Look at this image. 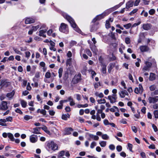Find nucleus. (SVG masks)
Returning <instances> with one entry per match:
<instances>
[{"label": "nucleus", "instance_id": "obj_29", "mask_svg": "<svg viewBox=\"0 0 158 158\" xmlns=\"http://www.w3.org/2000/svg\"><path fill=\"white\" fill-rule=\"evenodd\" d=\"M112 8L107 9L103 13V14L105 16L106 15H108L109 13H110L112 11Z\"/></svg>", "mask_w": 158, "mask_h": 158}, {"label": "nucleus", "instance_id": "obj_10", "mask_svg": "<svg viewBox=\"0 0 158 158\" xmlns=\"http://www.w3.org/2000/svg\"><path fill=\"white\" fill-rule=\"evenodd\" d=\"M35 21V19L31 17H27L26 18L25 23L26 24H31L34 23Z\"/></svg>", "mask_w": 158, "mask_h": 158}, {"label": "nucleus", "instance_id": "obj_57", "mask_svg": "<svg viewBox=\"0 0 158 158\" xmlns=\"http://www.w3.org/2000/svg\"><path fill=\"white\" fill-rule=\"evenodd\" d=\"M89 73H90L92 74V76H94L96 74V73L94 71H93L92 69H90L89 70Z\"/></svg>", "mask_w": 158, "mask_h": 158}, {"label": "nucleus", "instance_id": "obj_18", "mask_svg": "<svg viewBox=\"0 0 158 158\" xmlns=\"http://www.w3.org/2000/svg\"><path fill=\"white\" fill-rule=\"evenodd\" d=\"M73 129L71 127H66L64 129V134L65 135H69L71 132L73 131Z\"/></svg>", "mask_w": 158, "mask_h": 158}, {"label": "nucleus", "instance_id": "obj_62", "mask_svg": "<svg viewBox=\"0 0 158 158\" xmlns=\"http://www.w3.org/2000/svg\"><path fill=\"white\" fill-rule=\"evenodd\" d=\"M12 117L11 116H9L6 118V122H12Z\"/></svg>", "mask_w": 158, "mask_h": 158}, {"label": "nucleus", "instance_id": "obj_50", "mask_svg": "<svg viewBox=\"0 0 158 158\" xmlns=\"http://www.w3.org/2000/svg\"><path fill=\"white\" fill-rule=\"evenodd\" d=\"M39 25L40 26V29H43L44 28V29H46V25L44 24H43V23H39Z\"/></svg>", "mask_w": 158, "mask_h": 158}, {"label": "nucleus", "instance_id": "obj_56", "mask_svg": "<svg viewBox=\"0 0 158 158\" xmlns=\"http://www.w3.org/2000/svg\"><path fill=\"white\" fill-rule=\"evenodd\" d=\"M45 77L47 78H49L51 77L50 73L48 71L45 74Z\"/></svg>", "mask_w": 158, "mask_h": 158}, {"label": "nucleus", "instance_id": "obj_36", "mask_svg": "<svg viewBox=\"0 0 158 158\" xmlns=\"http://www.w3.org/2000/svg\"><path fill=\"white\" fill-rule=\"evenodd\" d=\"M94 88L95 89H97L99 86H101V84L100 82H96L94 84Z\"/></svg>", "mask_w": 158, "mask_h": 158}, {"label": "nucleus", "instance_id": "obj_37", "mask_svg": "<svg viewBox=\"0 0 158 158\" xmlns=\"http://www.w3.org/2000/svg\"><path fill=\"white\" fill-rule=\"evenodd\" d=\"M124 3V2H121L120 3L118 4L117 5L115 6H114L113 7L112 9H114V10H115L117 9L118 8L120 7Z\"/></svg>", "mask_w": 158, "mask_h": 158}, {"label": "nucleus", "instance_id": "obj_51", "mask_svg": "<svg viewBox=\"0 0 158 158\" xmlns=\"http://www.w3.org/2000/svg\"><path fill=\"white\" fill-rule=\"evenodd\" d=\"M25 57L28 59L30 56L31 53L29 51H26L25 52Z\"/></svg>", "mask_w": 158, "mask_h": 158}, {"label": "nucleus", "instance_id": "obj_43", "mask_svg": "<svg viewBox=\"0 0 158 158\" xmlns=\"http://www.w3.org/2000/svg\"><path fill=\"white\" fill-rule=\"evenodd\" d=\"M63 70L62 68H60L58 70L59 77V78L62 77Z\"/></svg>", "mask_w": 158, "mask_h": 158}, {"label": "nucleus", "instance_id": "obj_26", "mask_svg": "<svg viewBox=\"0 0 158 158\" xmlns=\"http://www.w3.org/2000/svg\"><path fill=\"white\" fill-rule=\"evenodd\" d=\"M94 94L96 97H98L99 98H103L104 96L102 93H99L98 92H95Z\"/></svg>", "mask_w": 158, "mask_h": 158}, {"label": "nucleus", "instance_id": "obj_41", "mask_svg": "<svg viewBox=\"0 0 158 158\" xmlns=\"http://www.w3.org/2000/svg\"><path fill=\"white\" fill-rule=\"evenodd\" d=\"M69 73L67 71H65L64 75V80H67L69 77Z\"/></svg>", "mask_w": 158, "mask_h": 158}, {"label": "nucleus", "instance_id": "obj_14", "mask_svg": "<svg viewBox=\"0 0 158 158\" xmlns=\"http://www.w3.org/2000/svg\"><path fill=\"white\" fill-rule=\"evenodd\" d=\"M8 108L7 103L6 101H2L0 105V109L3 110H6Z\"/></svg>", "mask_w": 158, "mask_h": 158}, {"label": "nucleus", "instance_id": "obj_6", "mask_svg": "<svg viewBox=\"0 0 158 158\" xmlns=\"http://www.w3.org/2000/svg\"><path fill=\"white\" fill-rule=\"evenodd\" d=\"M117 98V94H112V95H109L108 97V99L111 103H113L116 102Z\"/></svg>", "mask_w": 158, "mask_h": 158}, {"label": "nucleus", "instance_id": "obj_1", "mask_svg": "<svg viewBox=\"0 0 158 158\" xmlns=\"http://www.w3.org/2000/svg\"><path fill=\"white\" fill-rule=\"evenodd\" d=\"M62 15L69 23L71 27L77 32L81 33V32L80 29L78 27L73 19L66 13L62 14Z\"/></svg>", "mask_w": 158, "mask_h": 158}, {"label": "nucleus", "instance_id": "obj_48", "mask_svg": "<svg viewBox=\"0 0 158 158\" xmlns=\"http://www.w3.org/2000/svg\"><path fill=\"white\" fill-rule=\"evenodd\" d=\"M85 53H86L89 56H91L92 53L90 50L89 49H86L85 51Z\"/></svg>", "mask_w": 158, "mask_h": 158}, {"label": "nucleus", "instance_id": "obj_33", "mask_svg": "<svg viewBox=\"0 0 158 158\" xmlns=\"http://www.w3.org/2000/svg\"><path fill=\"white\" fill-rule=\"evenodd\" d=\"M66 64L67 66H70L72 64V58L67 59L66 60Z\"/></svg>", "mask_w": 158, "mask_h": 158}, {"label": "nucleus", "instance_id": "obj_12", "mask_svg": "<svg viewBox=\"0 0 158 158\" xmlns=\"http://www.w3.org/2000/svg\"><path fill=\"white\" fill-rule=\"evenodd\" d=\"M139 49L141 52H145L148 51L150 49L148 46L142 45L139 47Z\"/></svg>", "mask_w": 158, "mask_h": 158}, {"label": "nucleus", "instance_id": "obj_5", "mask_svg": "<svg viewBox=\"0 0 158 158\" xmlns=\"http://www.w3.org/2000/svg\"><path fill=\"white\" fill-rule=\"evenodd\" d=\"M100 114H101V117L102 119L106 117L105 114L102 112L101 110H97L96 113V119L98 121H100L101 119L99 115Z\"/></svg>", "mask_w": 158, "mask_h": 158}, {"label": "nucleus", "instance_id": "obj_8", "mask_svg": "<svg viewBox=\"0 0 158 158\" xmlns=\"http://www.w3.org/2000/svg\"><path fill=\"white\" fill-rule=\"evenodd\" d=\"M148 100L150 103H155L158 101V96L149 97L148 98Z\"/></svg>", "mask_w": 158, "mask_h": 158}, {"label": "nucleus", "instance_id": "obj_44", "mask_svg": "<svg viewBox=\"0 0 158 158\" xmlns=\"http://www.w3.org/2000/svg\"><path fill=\"white\" fill-rule=\"evenodd\" d=\"M67 71L69 73V74L71 75L73 74V73L75 72L74 70L70 68L68 69Z\"/></svg>", "mask_w": 158, "mask_h": 158}, {"label": "nucleus", "instance_id": "obj_38", "mask_svg": "<svg viewBox=\"0 0 158 158\" xmlns=\"http://www.w3.org/2000/svg\"><path fill=\"white\" fill-rule=\"evenodd\" d=\"M97 102L99 104H104L106 102V101L104 99H101L98 100Z\"/></svg>", "mask_w": 158, "mask_h": 158}, {"label": "nucleus", "instance_id": "obj_7", "mask_svg": "<svg viewBox=\"0 0 158 158\" xmlns=\"http://www.w3.org/2000/svg\"><path fill=\"white\" fill-rule=\"evenodd\" d=\"M143 89L142 86L141 84L139 85L138 87H136L135 88L134 92L136 94H141L143 92Z\"/></svg>", "mask_w": 158, "mask_h": 158}, {"label": "nucleus", "instance_id": "obj_25", "mask_svg": "<svg viewBox=\"0 0 158 158\" xmlns=\"http://www.w3.org/2000/svg\"><path fill=\"white\" fill-rule=\"evenodd\" d=\"M106 65L105 64H102V65L101 71L102 73L105 74L106 73Z\"/></svg>", "mask_w": 158, "mask_h": 158}, {"label": "nucleus", "instance_id": "obj_47", "mask_svg": "<svg viewBox=\"0 0 158 158\" xmlns=\"http://www.w3.org/2000/svg\"><path fill=\"white\" fill-rule=\"evenodd\" d=\"M13 49L16 53L19 55L22 54V52L17 49L13 48Z\"/></svg>", "mask_w": 158, "mask_h": 158}, {"label": "nucleus", "instance_id": "obj_54", "mask_svg": "<svg viewBox=\"0 0 158 158\" xmlns=\"http://www.w3.org/2000/svg\"><path fill=\"white\" fill-rule=\"evenodd\" d=\"M131 26V24L130 23H129L126 24L124 25L123 27L126 28V29L129 28Z\"/></svg>", "mask_w": 158, "mask_h": 158}, {"label": "nucleus", "instance_id": "obj_2", "mask_svg": "<svg viewBox=\"0 0 158 158\" xmlns=\"http://www.w3.org/2000/svg\"><path fill=\"white\" fill-rule=\"evenodd\" d=\"M145 65L142 69L143 71H149L150 68L151 67L153 64L155 67H156V61L154 58H152L151 57H149L146 60L144 61Z\"/></svg>", "mask_w": 158, "mask_h": 158}, {"label": "nucleus", "instance_id": "obj_4", "mask_svg": "<svg viewBox=\"0 0 158 158\" xmlns=\"http://www.w3.org/2000/svg\"><path fill=\"white\" fill-rule=\"evenodd\" d=\"M59 31L62 32L67 34L69 32L68 27L67 25L64 23H62L59 28Z\"/></svg>", "mask_w": 158, "mask_h": 158}, {"label": "nucleus", "instance_id": "obj_39", "mask_svg": "<svg viewBox=\"0 0 158 158\" xmlns=\"http://www.w3.org/2000/svg\"><path fill=\"white\" fill-rule=\"evenodd\" d=\"M88 106V104L87 103L85 104L84 105H81V104H77V107L78 108H85L86 107Z\"/></svg>", "mask_w": 158, "mask_h": 158}, {"label": "nucleus", "instance_id": "obj_9", "mask_svg": "<svg viewBox=\"0 0 158 158\" xmlns=\"http://www.w3.org/2000/svg\"><path fill=\"white\" fill-rule=\"evenodd\" d=\"M81 75L80 73L75 75L73 79L74 83L77 84L81 80Z\"/></svg>", "mask_w": 158, "mask_h": 158}, {"label": "nucleus", "instance_id": "obj_49", "mask_svg": "<svg viewBox=\"0 0 158 158\" xmlns=\"http://www.w3.org/2000/svg\"><path fill=\"white\" fill-rule=\"evenodd\" d=\"M102 137L103 139L105 140H107L109 139V136L106 134L102 135Z\"/></svg>", "mask_w": 158, "mask_h": 158}, {"label": "nucleus", "instance_id": "obj_30", "mask_svg": "<svg viewBox=\"0 0 158 158\" xmlns=\"http://www.w3.org/2000/svg\"><path fill=\"white\" fill-rule=\"evenodd\" d=\"M110 111L112 112H115L116 111L119 112V109L116 106H113V107L110 109Z\"/></svg>", "mask_w": 158, "mask_h": 158}, {"label": "nucleus", "instance_id": "obj_11", "mask_svg": "<svg viewBox=\"0 0 158 158\" xmlns=\"http://www.w3.org/2000/svg\"><path fill=\"white\" fill-rule=\"evenodd\" d=\"M105 16L103 13H102L99 15H97L95 18L93 20L92 22L93 23H95L96 21L100 20V19H103Z\"/></svg>", "mask_w": 158, "mask_h": 158}, {"label": "nucleus", "instance_id": "obj_55", "mask_svg": "<svg viewBox=\"0 0 158 158\" xmlns=\"http://www.w3.org/2000/svg\"><path fill=\"white\" fill-rule=\"evenodd\" d=\"M109 36H110L113 39H115V34L114 33L111 32V33L109 34Z\"/></svg>", "mask_w": 158, "mask_h": 158}, {"label": "nucleus", "instance_id": "obj_53", "mask_svg": "<svg viewBox=\"0 0 158 158\" xmlns=\"http://www.w3.org/2000/svg\"><path fill=\"white\" fill-rule=\"evenodd\" d=\"M125 42L127 44H130L131 43V40L129 37H126L125 38Z\"/></svg>", "mask_w": 158, "mask_h": 158}, {"label": "nucleus", "instance_id": "obj_59", "mask_svg": "<svg viewBox=\"0 0 158 158\" xmlns=\"http://www.w3.org/2000/svg\"><path fill=\"white\" fill-rule=\"evenodd\" d=\"M116 150L118 152H121L122 150V148L121 146L118 145L116 147Z\"/></svg>", "mask_w": 158, "mask_h": 158}, {"label": "nucleus", "instance_id": "obj_60", "mask_svg": "<svg viewBox=\"0 0 158 158\" xmlns=\"http://www.w3.org/2000/svg\"><path fill=\"white\" fill-rule=\"evenodd\" d=\"M96 145V143L94 142H93L91 144L90 147L91 148H93Z\"/></svg>", "mask_w": 158, "mask_h": 158}, {"label": "nucleus", "instance_id": "obj_3", "mask_svg": "<svg viewBox=\"0 0 158 158\" xmlns=\"http://www.w3.org/2000/svg\"><path fill=\"white\" fill-rule=\"evenodd\" d=\"M46 148L48 151L57 150L58 145L53 141H48L46 142Z\"/></svg>", "mask_w": 158, "mask_h": 158}, {"label": "nucleus", "instance_id": "obj_17", "mask_svg": "<svg viewBox=\"0 0 158 158\" xmlns=\"http://www.w3.org/2000/svg\"><path fill=\"white\" fill-rule=\"evenodd\" d=\"M47 29H45L40 30L39 31V35L45 38L46 37V33L47 31Z\"/></svg>", "mask_w": 158, "mask_h": 158}, {"label": "nucleus", "instance_id": "obj_42", "mask_svg": "<svg viewBox=\"0 0 158 158\" xmlns=\"http://www.w3.org/2000/svg\"><path fill=\"white\" fill-rule=\"evenodd\" d=\"M99 143L100 146L102 147H104L106 145V142L105 141H100L99 142Z\"/></svg>", "mask_w": 158, "mask_h": 158}, {"label": "nucleus", "instance_id": "obj_64", "mask_svg": "<svg viewBox=\"0 0 158 158\" xmlns=\"http://www.w3.org/2000/svg\"><path fill=\"white\" fill-rule=\"evenodd\" d=\"M15 111L18 113L19 114H23V112L21 111L20 109L19 108H17L15 110Z\"/></svg>", "mask_w": 158, "mask_h": 158}, {"label": "nucleus", "instance_id": "obj_22", "mask_svg": "<svg viewBox=\"0 0 158 158\" xmlns=\"http://www.w3.org/2000/svg\"><path fill=\"white\" fill-rule=\"evenodd\" d=\"M87 134L88 135L89 137L91 138V139H93L95 140H97L99 139V137L97 135H94L89 133H87Z\"/></svg>", "mask_w": 158, "mask_h": 158}, {"label": "nucleus", "instance_id": "obj_34", "mask_svg": "<svg viewBox=\"0 0 158 158\" xmlns=\"http://www.w3.org/2000/svg\"><path fill=\"white\" fill-rule=\"evenodd\" d=\"M65 151H62L60 152L58 154V158H61L64 155Z\"/></svg>", "mask_w": 158, "mask_h": 158}, {"label": "nucleus", "instance_id": "obj_31", "mask_svg": "<svg viewBox=\"0 0 158 158\" xmlns=\"http://www.w3.org/2000/svg\"><path fill=\"white\" fill-rule=\"evenodd\" d=\"M8 137L12 141H15V138L14 137L13 135L10 133H8Z\"/></svg>", "mask_w": 158, "mask_h": 158}, {"label": "nucleus", "instance_id": "obj_61", "mask_svg": "<svg viewBox=\"0 0 158 158\" xmlns=\"http://www.w3.org/2000/svg\"><path fill=\"white\" fill-rule=\"evenodd\" d=\"M140 2V0H136L134 4V6H138Z\"/></svg>", "mask_w": 158, "mask_h": 158}, {"label": "nucleus", "instance_id": "obj_16", "mask_svg": "<svg viewBox=\"0 0 158 158\" xmlns=\"http://www.w3.org/2000/svg\"><path fill=\"white\" fill-rule=\"evenodd\" d=\"M151 27L152 25L150 23H144L142 25V28L145 30H149Z\"/></svg>", "mask_w": 158, "mask_h": 158}, {"label": "nucleus", "instance_id": "obj_23", "mask_svg": "<svg viewBox=\"0 0 158 158\" xmlns=\"http://www.w3.org/2000/svg\"><path fill=\"white\" fill-rule=\"evenodd\" d=\"M37 112L38 113H40L42 114L43 115L45 116L47 112L44 109H39L37 110Z\"/></svg>", "mask_w": 158, "mask_h": 158}, {"label": "nucleus", "instance_id": "obj_15", "mask_svg": "<svg viewBox=\"0 0 158 158\" xmlns=\"http://www.w3.org/2000/svg\"><path fill=\"white\" fill-rule=\"evenodd\" d=\"M30 140L31 143H35L38 140L37 136L35 135H31L30 137Z\"/></svg>", "mask_w": 158, "mask_h": 158}, {"label": "nucleus", "instance_id": "obj_20", "mask_svg": "<svg viewBox=\"0 0 158 158\" xmlns=\"http://www.w3.org/2000/svg\"><path fill=\"white\" fill-rule=\"evenodd\" d=\"M99 27L98 24H94L90 27V31L91 32L94 31H96L98 28Z\"/></svg>", "mask_w": 158, "mask_h": 158}, {"label": "nucleus", "instance_id": "obj_27", "mask_svg": "<svg viewBox=\"0 0 158 158\" xmlns=\"http://www.w3.org/2000/svg\"><path fill=\"white\" fill-rule=\"evenodd\" d=\"M40 127H36L35 128H34L33 129L34 131L33 133L34 134H40V132H39L40 130Z\"/></svg>", "mask_w": 158, "mask_h": 158}, {"label": "nucleus", "instance_id": "obj_63", "mask_svg": "<svg viewBox=\"0 0 158 158\" xmlns=\"http://www.w3.org/2000/svg\"><path fill=\"white\" fill-rule=\"evenodd\" d=\"M154 114L155 116V117L156 118H158V110H155L154 111Z\"/></svg>", "mask_w": 158, "mask_h": 158}, {"label": "nucleus", "instance_id": "obj_40", "mask_svg": "<svg viewBox=\"0 0 158 158\" xmlns=\"http://www.w3.org/2000/svg\"><path fill=\"white\" fill-rule=\"evenodd\" d=\"M40 26L38 24L36 26H33L31 27V29L34 31H37L38 29L40 28Z\"/></svg>", "mask_w": 158, "mask_h": 158}, {"label": "nucleus", "instance_id": "obj_13", "mask_svg": "<svg viewBox=\"0 0 158 158\" xmlns=\"http://www.w3.org/2000/svg\"><path fill=\"white\" fill-rule=\"evenodd\" d=\"M118 94L121 98H124L125 96H128V94L125 90H121L118 92Z\"/></svg>", "mask_w": 158, "mask_h": 158}, {"label": "nucleus", "instance_id": "obj_35", "mask_svg": "<svg viewBox=\"0 0 158 158\" xmlns=\"http://www.w3.org/2000/svg\"><path fill=\"white\" fill-rule=\"evenodd\" d=\"M114 65L113 64H110L109 66L108 69V72L109 73H110L111 70L114 67Z\"/></svg>", "mask_w": 158, "mask_h": 158}, {"label": "nucleus", "instance_id": "obj_24", "mask_svg": "<svg viewBox=\"0 0 158 158\" xmlns=\"http://www.w3.org/2000/svg\"><path fill=\"white\" fill-rule=\"evenodd\" d=\"M156 75L155 73H150L149 77V80L151 81H153L156 79Z\"/></svg>", "mask_w": 158, "mask_h": 158}, {"label": "nucleus", "instance_id": "obj_52", "mask_svg": "<svg viewBox=\"0 0 158 158\" xmlns=\"http://www.w3.org/2000/svg\"><path fill=\"white\" fill-rule=\"evenodd\" d=\"M156 88V85H153L149 87V89L151 91H152L155 90Z\"/></svg>", "mask_w": 158, "mask_h": 158}, {"label": "nucleus", "instance_id": "obj_45", "mask_svg": "<svg viewBox=\"0 0 158 158\" xmlns=\"http://www.w3.org/2000/svg\"><path fill=\"white\" fill-rule=\"evenodd\" d=\"M32 118V116L28 115H26L24 117V119L26 121H28L30 119H31Z\"/></svg>", "mask_w": 158, "mask_h": 158}, {"label": "nucleus", "instance_id": "obj_19", "mask_svg": "<svg viewBox=\"0 0 158 158\" xmlns=\"http://www.w3.org/2000/svg\"><path fill=\"white\" fill-rule=\"evenodd\" d=\"M134 1L133 0H130L128 1L126 4V8L127 9V10L128 9L132 7L134 5Z\"/></svg>", "mask_w": 158, "mask_h": 158}, {"label": "nucleus", "instance_id": "obj_28", "mask_svg": "<svg viewBox=\"0 0 158 158\" xmlns=\"http://www.w3.org/2000/svg\"><path fill=\"white\" fill-rule=\"evenodd\" d=\"M20 103L22 106L23 108H25L27 106V102L24 100H21Z\"/></svg>", "mask_w": 158, "mask_h": 158}, {"label": "nucleus", "instance_id": "obj_21", "mask_svg": "<svg viewBox=\"0 0 158 158\" xmlns=\"http://www.w3.org/2000/svg\"><path fill=\"white\" fill-rule=\"evenodd\" d=\"M15 91L13 90L11 92L8 93L6 95V97L8 98L9 100L11 99L15 94Z\"/></svg>", "mask_w": 158, "mask_h": 158}, {"label": "nucleus", "instance_id": "obj_46", "mask_svg": "<svg viewBox=\"0 0 158 158\" xmlns=\"http://www.w3.org/2000/svg\"><path fill=\"white\" fill-rule=\"evenodd\" d=\"M69 114H64L62 115V118L63 119L67 120L68 118L69 117Z\"/></svg>", "mask_w": 158, "mask_h": 158}, {"label": "nucleus", "instance_id": "obj_58", "mask_svg": "<svg viewBox=\"0 0 158 158\" xmlns=\"http://www.w3.org/2000/svg\"><path fill=\"white\" fill-rule=\"evenodd\" d=\"M155 12V10L154 9H151L149 11V13L150 15H153Z\"/></svg>", "mask_w": 158, "mask_h": 158}, {"label": "nucleus", "instance_id": "obj_32", "mask_svg": "<svg viewBox=\"0 0 158 158\" xmlns=\"http://www.w3.org/2000/svg\"><path fill=\"white\" fill-rule=\"evenodd\" d=\"M90 48L93 53L95 54L96 53L97 51L96 49V48L95 45H94L93 46H90Z\"/></svg>", "mask_w": 158, "mask_h": 158}]
</instances>
